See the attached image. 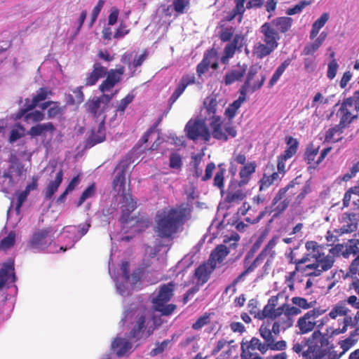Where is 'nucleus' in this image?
<instances>
[{
    "mask_svg": "<svg viewBox=\"0 0 359 359\" xmlns=\"http://www.w3.org/2000/svg\"><path fill=\"white\" fill-rule=\"evenodd\" d=\"M187 209L165 207L158 210L154 217V232L161 238H171L184 224Z\"/></svg>",
    "mask_w": 359,
    "mask_h": 359,
    "instance_id": "1",
    "label": "nucleus"
},
{
    "mask_svg": "<svg viewBox=\"0 0 359 359\" xmlns=\"http://www.w3.org/2000/svg\"><path fill=\"white\" fill-rule=\"evenodd\" d=\"M279 295L271 296L267 304L264 307V312L262 313L263 317H269L270 320H275L277 318L283 319L285 327H290L292 325V317L301 313L302 311L296 306H290L284 303L277 307L278 305Z\"/></svg>",
    "mask_w": 359,
    "mask_h": 359,
    "instance_id": "2",
    "label": "nucleus"
},
{
    "mask_svg": "<svg viewBox=\"0 0 359 359\" xmlns=\"http://www.w3.org/2000/svg\"><path fill=\"white\" fill-rule=\"evenodd\" d=\"M130 325L128 337L135 341L147 339L156 330L155 326L150 325L148 313L145 310L136 312Z\"/></svg>",
    "mask_w": 359,
    "mask_h": 359,
    "instance_id": "3",
    "label": "nucleus"
},
{
    "mask_svg": "<svg viewBox=\"0 0 359 359\" xmlns=\"http://www.w3.org/2000/svg\"><path fill=\"white\" fill-rule=\"evenodd\" d=\"M175 284L169 282L159 287L157 296L152 299L153 309L161 313L162 316H170L177 309L174 304H167L174 295Z\"/></svg>",
    "mask_w": 359,
    "mask_h": 359,
    "instance_id": "4",
    "label": "nucleus"
},
{
    "mask_svg": "<svg viewBox=\"0 0 359 359\" xmlns=\"http://www.w3.org/2000/svg\"><path fill=\"white\" fill-rule=\"evenodd\" d=\"M266 78V72L262 65L255 63L250 66L248 69L244 83L239 89L240 94L247 96L248 93H254L259 90L264 85Z\"/></svg>",
    "mask_w": 359,
    "mask_h": 359,
    "instance_id": "5",
    "label": "nucleus"
},
{
    "mask_svg": "<svg viewBox=\"0 0 359 359\" xmlns=\"http://www.w3.org/2000/svg\"><path fill=\"white\" fill-rule=\"evenodd\" d=\"M297 184V178H294L285 187L280 188L276 194L269 207V213H273V219L279 217L287 209L291 200L286 196V193Z\"/></svg>",
    "mask_w": 359,
    "mask_h": 359,
    "instance_id": "6",
    "label": "nucleus"
},
{
    "mask_svg": "<svg viewBox=\"0 0 359 359\" xmlns=\"http://www.w3.org/2000/svg\"><path fill=\"white\" fill-rule=\"evenodd\" d=\"M55 231L51 226L36 231L29 242V248L44 251L52 243Z\"/></svg>",
    "mask_w": 359,
    "mask_h": 359,
    "instance_id": "7",
    "label": "nucleus"
},
{
    "mask_svg": "<svg viewBox=\"0 0 359 359\" xmlns=\"http://www.w3.org/2000/svg\"><path fill=\"white\" fill-rule=\"evenodd\" d=\"M209 126L210 128V136L212 135L217 140L226 142L229 140V136L235 137L237 135L236 128L233 126L228 125L223 127V121L221 116H215L212 120H210Z\"/></svg>",
    "mask_w": 359,
    "mask_h": 359,
    "instance_id": "8",
    "label": "nucleus"
},
{
    "mask_svg": "<svg viewBox=\"0 0 359 359\" xmlns=\"http://www.w3.org/2000/svg\"><path fill=\"white\" fill-rule=\"evenodd\" d=\"M114 94L107 95L103 93L99 97H93L89 99L85 104L87 112L93 118H98L105 113Z\"/></svg>",
    "mask_w": 359,
    "mask_h": 359,
    "instance_id": "9",
    "label": "nucleus"
},
{
    "mask_svg": "<svg viewBox=\"0 0 359 359\" xmlns=\"http://www.w3.org/2000/svg\"><path fill=\"white\" fill-rule=\"evenodd\" d=\"M185 130L190 140H196L201 137L205 142H208L210 139V132L204 120L189 121L186 125Z\"/></svg>",
    "mask_w": 359,
    "mask_h": 359,
    "instance_id": "10",
    "label": "nucleus"
},
{
    "mask_svg": "<svg viewBox=\"0 0 359 359\" xmlns=\"http://www.w3.org/2000/svg\"><path fill=\"white\" fill-rule=\"evenodd\" d=\"M340 250V246L336 245L329 249L327 253L324 250L314 255V263L318 269H320L321 273L323 271L330 270L333 266L335 262V257L339 255Z\"/></svg>",
    "mask_w": 359,
    "mask_h": 359,
    "instance_id": "11",
    "label": "nucleus"
},
{
    "mask_svg": "<svg viewBox=\"0 0 359 359\" xmlns=\"http://www.w3.org/2000/svg\"><path fill=\"white\" fill-rule=\"evenodd\" d=\"M323 312L324 311L320 309H313L300 317L296 325V327L299 329L298 333L304 334L311 332L318 323L317 318L321 316Z\"/></svg>",
    "mask_w": 359,
    "mask_h": 359,
    "instance_id": "12",
    "label": "nucleus"
},
{
    "mask_svg": "<svg viewBox=\"0 0 359 359\" xmlns=\"http://www.w3.org/2000/svg\"><path fill=\"white\" fill-rule=\"evenodd\" d=\"M131 163L130 158L126 157L121 159L115 168L116 175L112 182V188L118 192H125L126 173Z\"/></svg>",
    "mask_w": 359,
    "mask_h": 359,
    "instance_id": "13",
    "label": "nucleus"
},
{
    "mask_svg": "<svg viewBox=\"0 0 359 359\" xmlns=\"http://www.w3.org/2000/svg\"><path fill=\"white\" fill-rule=\"evenodd\" d=\"M125 72V67L120 66L117 69L107 70L106 79L99 86V90L104 93L111 90L117 83L121 81Z\"/></svg>",
    "mask_w": 359,
    "mask_h": 359,
    "instance_id": "14",
    "label": "nucleus"
},
{
    "mask_svg": "<svg viewBox=\"0 0 359 359\" xmlns=\"http://www.w3.org/2000/svg\"><path fill=\"white\" fill-rule=\"evenodd\" d=\"M15 280L14 261L9 259L3 263L0 269V290L7 284L15 283Z\"/></svg>",
    "mask_w": 359,
    "mask_h": 359,
    "instance_id": "15",
    "label": "nucleus"
},
{
    "mask_svg": "<svg viewBox=\"0 0 359 359\" xmlns=\"http://www.w3.org/2000/svg\"><path fill=\"white\" fill-rule=\"evenodd\" d=\"M358 217L355 212H344L341 219L342 226L335 231L339 235L350 233L355 231L358 228Z\"/></svg>",
    "mask_w": 359,
    "mask_h": 359,
    "instance_id": "16",
    "label": "nucleus"
},
{
    "mask_svg": "<svg viewBox=\"0 0 359 359\" xmlns=\"http://www.w3.org/2000/svg\"><path fill=\"white\" fill-rule=\"evenodd\" d=\"M122 195L123 203L126 205L123 206L125 207V208L122 209L120 221L122 224H126L135 219L134 217L130 216V213L137 208V201L133 198L131 194L123 192L122 193Z\"/></svg>",
    "mask_w": 359,
    "mask_h": 359,
    "instance_id": "17",
    "label": "nucleus"
},
{
    "mask_svg": "<svg viewBox=\"0 0 359 359\" xmlns=\"http://www.w3.org/2000/svg\"><path fill=\"white\" fill-rule=\"evenodd\" d=\"M8 161L10 163L8 170L4 173L3 177L8 179V185L11 187L14 183L12 173H15L16 176L20 177L25 172V170L24 168V165L15 154H11L10 156Z\"/></svg>",
    "mask_w": 359,
    "mask_h": 359,
    "instance_id": "18",
    "label": "nucleus"
},
{
    "mask_svg": "<svg viewBox=\"0 0 359 359\" xmlns=\"http://www.w3.org/2000/svg\"><path fill=\"white\" fill-rule=\"evenodd\" d=\"M325 341L320 330L314 331L309 338L308 351L313 353L316 359H320L323 357L324 354L322 353L320 348Z\"/></svg>",
    "mask_w": 359,
    "mask_h": 359,
    "instance_id": "19",
    "label": "nucleus"
},
{
    "mask_svg": "<svg viewBox=\"0 0 359 359\" xmlns=\"http://www.w3.org/2000/svg\"><path fill=\"white\" fill-rule=\"evenodd\" d=\"M196 77L194 74H184L180 79L175 91L169 98L168 102L172 106L180 95L184 93L187 86L195 83Z\"/></svg>",
    "mask_w": 359,
    "mask_h": 359,
    "instance_id": "20",
    "label": "nucleus"
},
{
    "mask_svg": "<svg viewBox=\"0 0 359 359\" xmlns=\"http://www.w3.org/2000/svg\"><path fill=\"white\" fill-rule=\"evenodd\" d=\"M106 116L102 117L97 129H92L90 135L86 139V147H92L97 144L104 142L106 139V131L104 127Z\"/></svg>",
    "mask_w": 359,
    "mask_h": 359,
    "instance_id": "21",
    "label": "nucleus"
},
{
    "mask_svg": "<svg viewBox=\"0 0 359 359\" xmlns=\"http://www.w3.org/2000/svg\"><path fill=\"white\" fill-rule=\"evenodd\" d=\"M56 128L52 122H46L43 123H37L32 126L27 131V134L31 138L37 137H46L49 133L51 136L53 135Z\"/></svg>",
    "mask_w": 359,
    "mask_h": 359,
    "instance_id": "22",
    "label": "nucleus"
},
{
    "mask_svg": "<svg viewBox=\"0 0 359 359\" xmlns=\"http://www.w3.org/2000/svg\"><path fill=\"white\" fill-rule=\"evenodd\" d=\"M111 349L118 358H122L129 355L133 352V344L128 339L116 337L111 343Z\"/></svg>",
    "mask_w": 359,
    "mask_h": 359,
    "instance_id": "23",
    "label": "nucleus"
},
{
    "mask_svg": "<svg viewBox=\"0 0 359 359\" xmlns=\"http://www.w3.org/2000/svg\"><path fill=\"white\" fill-rule=\"evenodd\" d=\"M241 349L243 354H246L247 356L250 357V352L252 351L259 350L262 354H264L269 348L264 343L257 337H252L250 341H244L241 343Z\"/></svg>",
    "mask_w": 359,
    "mask_h": 359,
    "instance_id": "24",
    "label": "nucleus"
},
{
    "mask_svg": "<svg viewBox=\"0 0 359 359\" xmlns=\"http://www.w3.org/2000/svg\"><path fill=\"white\" fill-rule=\"evenodd\" d=\"M248 70L246 64L241 65L238 62L232 69L227 72L224 78L226 86H229L236 81H241Z\"/></svg>",
    "mask_w": 359,
    "mask_h": 359,
    "instance_id": "25",
    "label": "nucleus"
},
{
    "mask_svg": "<svg viewBox=\"0 0 359 359\" xmlns=\"http://www.w3.org/2000/svg\"><path fill=\"white\" fill-rule=\"evenodd\" d=\"M309 261V255H306L302 258H301V261H299L297 263V271H300V273L304 276H319L321 275V272L320 269L317 267L316 264L313 262L312 264H305L307 262Z\"/></svg>",
    "mask_w": 359,
    "mask_h": 359,
    "instance_id": "26",
    "label": "nucleus"
},
{
    "mask_svg": "<svg viewBox=\"0 0 359 359\" xmlns=\"http://www.w3.org/2000/svg\"><path fill=\"white\" fill-rule=\"evenodd\" d=\"M107 74V67H103L100 63L95 62L93 66L91 72L86 75L85 86H91L96 84L98 80Z\"/></svg>",
    "mask_w": 359,
    "mask_h": 359,
    "instance_id": "27",
    "label": "nucleus"
},
{
    "mask_svg": "<svg viewBox=\"0 0 359 359\" xmlns=\"http://www.w3.org/2000/svg\"><path fill=\"white\" fill-rule=\"evenodd\" d=\"M259 32L262 34V39L264 42H269L278 47L280 35L267 22L260 27Z\"/></svg>",
    "mask_w": 359,
    "mask_h": 359,
    "instance_id": "28",
    "label": "nucleus"
},
{
    "mask_svg": "<svg viewBox=\"0 0 359 359\" xmlns=\"http://www.w3.org/2000/svg\"><path fill=\"white\" fill-rule=\"evenodd\" d=\"M267 22L280 35L291 29L293 20L290 17H278Z\"/></svg>",
    "mask_w": 359,
    "mask_h": 359,
    "instance_id": "29",
    "label": "nucleus"
},
{
    "mask_svg": "<svg viewBox=\"0 0 359 359\" xmlns=\"http://www.w3.org/2000/svg\"><path fill=\"white\" fill-rule=\"evenodd\" d=\"M216 267L213 264H210L209 261L201 264L195 270V276L197 278L198 283L204 284L208 282L210 274Z\"/></svg>",
    "mask_w": 359,
    "mask_h": 359,
    "instance_id": "30",
    "label": "nucleus"
},
{
    "mask_svg": "<svg viewBox=\"0 0 359 359\" xmlns=\"http://www.w3.org/2000/svg\"><path fill=\"white\" fill-rule=\"evenodd\" d=\"M218 107V102L216 95L208 96L203 102V108L206 120H212L216 115Z\"/></svg>",
    "mask_w": 359,
    "mask_h": 359,
    "instance_id": "31",
    "label": "nucleus"
},
{
    "mask_svg": "<svg viewBox=\"0 0 359 359\" xmlns=\"http://www.w3.org/2000/svg\"><path fill=\"white\" fill-rule=\"evenodd\" d=\"M353 108L351 105L348 104L345 100H343L341 107L339 110L340 116L339 123L345 128L347 127L354 119L357 118L358 115L353 114L351 111V109Z\"/></svg>",
    "mask_w": 359,
    "mask_h": 359,
    "instance_id": "32",
    "label": "nucleus"
},
{
    "mask_svg": "<svg viewBox=\"0 0 359 359\" xmlns=\"http://www.w3.org/2000/svg\"><path fill=\"white\" fill-rule=\"evenodd\" d=\"M229 253V250L225 245H217L212 251L208 259L210 264H213L216 267L217 264L222 263Z\"/></svg>",
    "mask_w": 359,
    "mask_h": 359,
    "instance_id": "33",
    "label": "nucleus"
},
{
    "mask_svg": "<svg viewBox=\"0 0 359 359\" xmlns=\"http://www.w3.org/2000/svg\"><path fill=\"white\" fill-rule=\"evenodd\" d=\"M63 179V171L62 169L56 173L54 180L49 182L45 191V198L50 199L54 194L57 191Z\"/></svg>",
    "mask_w": 359,
    "mask_h": 359,
    "instance_id": "34",
    "label": "nucleus"
},
{
    "mask_svg": "<svg viewBox=\"0 0 359 359\" xmlns=\"http://www.w3.org/2000/svg\"><path fill=\"white\" fill-rule=\"evenodd\" d=\"M257 43L254 46L253 54L257 58L262 59L269 55L277 47L269 42Z\"/></svg>",
    "mask_w": 359,
    "mask_h": 359,
    "instance_id": "35",
    "label": "nucleus"
},
{
    "mask_svg": "<svg viewBox=\"0 0 359 359\" xmlns=\"http://www.w3.org/2000/svg\"><path fill=\"white\" fill-rule=\"evenodd\" d=\"M256 163L255 162H250L243 165L239 172V185L243 186L248 183L250 180L251 175L256 170Z\"/></svg>",
    "mask_w": 359,
    "mask_h": 359,
    "instance_id": "36",
    "label": "nucleus"
},
{
    "mask_svg": "<svg viewBox=\"0 0 359 359\" xmlns=\"http://www.w3.org/2000/svg\"><path fill=\"white\" fill-rule=\"evenodd\" d=\"M217 52L213 49L205 53L203 60L196 67V72L198 76H201L208 69L211 64V59L216 57Z\"/></svg>",
    "mask_w": 359,
    "mask_h": 359,
    "instance_id": "37",
    "label": "nucleus"
},
{
    "mask_svg": "<svg viewBox=\"0 0 359 359\" xmlns=\"http://www.w3.org/2000/svg\"><path fill=\"white\" fill-rule=\"evenodd\" d=\"M53 94V93L50 89L46 87L40 88L36 91V95L33 96L32 100H29V104H30L31 108L34 109L36 107L39 105V102L46 100L50 96H52Z\"/></svg>",
    "mask_w": 359,
    "mask_h": 359,
    "instance_id": "38",
    "label": "nucleus"
},
{
    "mask_svg": "<svg viewBox=\"0 0 359 359\" xmlns=\"http://www.w3.org/2000/svg\"><path fill=\"white\" fill-rule=\"evenodd\" d=\"M245 100L246 96L243 94H240L238 98L228 106L225 109L224 114L229 120L231 121L236 116L237 111Z\"/></svg>",
    "mask_w": 359,
    "mask_h": 359,
    "instance_id": "39",
    "label": "nucleus"
},
{
    "mask_svg": "<svg viewBox=\"0 0 359 359\" xmlns=\"http://www.w3.org/2000/svg\"><path fill=\"white\" fill-rule=\"evenodd\" d=\"M285 140L287 148L280 156H283L285 159H289L296 154L299 147V142L292 136L286 137Z\"/></svg>",
    "mask_w": 359,
    "mask_h": 359,
    "instance_id": "40",
    "label": "nucleus"
},
{
    "mask_svg": "<svg viewBox=\"0 0 359 359\" xmlns=\"http://www.w3.org/2000/svg\"><path fill=\"white\" fill-rule=\"evenodd\" d=\"M252 255L248 253L245 257L243 260L244 267L247 269L249 273L254 271L259 266H260L263 262L265 258L264 252H260L257 257L254 259V261L250 264V259L252 257Z\"/></svg>",
    "mask_w": 359,
    "mask_h": 359,
    "instance_id": "41",
    "label": "nucleus"
},
{
    "mask_svg": "<svg viewBox=\"0 0 359 359\" xmlns=\"http://www.w3.org/2000/svg\"><path fill=\"white\" fill-rule=\"evenodd\" d=\"M350 312L351 311L347 307L346 302L344 299V301L337 303L332 308L329 313V316L332 319L336 318L337 316H344V318H347Z\"/></svg>",
    "mask_w": 359,
    "mask_h": 359,
    "instance_id": "42",
    "label": "nucleus"
},
{
    "mask_svg": "<svg viewBox=\"0 0 359 359\" xmlns=\"http://www.w3.org/2000/svg\"><path fill=\"white\" fill-rule=\"evenodd\" d=\"M292 59L287 58L276 68L269 81L268 85L269 88L273 86L277 83L285 69L290 65Z\"/></svg>",
    "mask_w": 359,
    "mask_h": 359,
    "instance_id": "43",
    "label": "nucleus"
},
{
    "mask_svg": "<svg viewBox=\"0 0 359 359\" xmlns=\"http://www.w3.org/2000/svg\"><path fill=\"white\" fill-rule=\"evenodd\" d=\"M345 278H351L352 282L349 284V290H353L354 292L359 295V269H355L348 267Z\"/></svg>",
    "mask_w": 359,
    "mask_h": 359,
    "instance_id": "44",
    "label": "nucleus"
},
{
    "mask_svg": "<svg viewBox=\"0 0 359 359\" xmlns=\"http://www.w3.org/2000/svg\"><path fill=\"white\" fill-rule=\"evenodd\" d=\"M329 20V14L327 13H323L312 25L310 32V38L311 39L316 38L319 33L320 29L325 25Z\"/></svg>",
    "mask_w": 359,
    "mask_h": 359,
    "instance_id": "45",
    "label": "nucleus"
},
{
    "mask_svg": "<svg viewBox=\"0 0 359 359\" xmlns=\"http://www.w3.org/2000/svg\"><path fill=\"white\" fill-rule=\"evenodd\" d=\"M135 98V95L133 93H128L123 99H121L116 107L115 116L120 115L123 116L125 113L126 109L130 104H131Z\"/></svg>",
    "mask_w": 359,
    "mask_h": 359,
    "instance_id": "46",
    "label": "nucleus"
},
{
    "mask_svg": "<svg viewBox=\"0 0 359 359\" xmlns=\"http://www.w3.org/2000/svg\"><path fill=\"white\" fill-rule=\"evenodd\" d=\"M270 327V323L269 322H264L259 330V332L261 337L264 339V344L267 345L268 348L270 346V345H272V342H274V339L272 335Z\"/></svg>",
    "mask_w": 359,
    "mask_h": 359,
    "instance_id": "47",
    "label": "nucleus"
},
{
    "mask_svg": "<svg viewBox=\"0 0 359 359\" xmlns=\"http://www.w3.org/2000/svg\"><path fill=\"white\" fill-rule=\"evenodd\" d=\"M345 128V127L339 123L337 125H335L334 127L330 128L328 129V130L326 132L325 134V140L327 142L333 141V142H338L341 137L335 138V136H339L343 133V130Z\"/></svg>",
    "mask_w": 359,
    "mask_h": 359,
    "instance_id": "48",
    "label": "nucleus"
},
{
    "mask_svg": "<svg viewBox=\"0 0 359 359\" xmlns=\"http://www.w3.org/2000/svg\"><path fill=\"white\" fill-rule=\"evenodd\" d=\"M219 170L217 171L214 180L213 186L219 189L221 192L224 189V174L226 172L225 168H222V165H218Z\"/></svg>",
    "mask_w": 359,
    "mask_h": 359,
    "instance_id": "49",
    "label": "nucleus"
},
{
    "mask_svg": "<svg viewBox=\"0 0 359 359\" xmlns=\"http://www.w3.org/2000/svg\"><path fill=\"white\" fill-rule=\"evenodd\" d=\"M353 195L359 197V180L357 184L350 187L344 194L343 198V208H348L350 205L351 201L353 199Z\"/></svg>",
    "mask_w": 359,
    "mask_h": 359,
    "instance_id": "50",
    "label": "nucleus"
},
{
    "mask_svg": "<svg viewBox=\"0 0 359 359\" xmlns=\"http://www.w3.org/2000/svg\"><path fill=\"white\" fill-rule=\"evenodd\" d=\"M172 7L176 15H182L189 8L190 1L189 0H172Z\"/></svg>",
    "mask_w": 359,
    "mask_h": 359,
    "instance_id": "51",
    "label": "nucleus"
},
{
    "mask_svg": "<svg viewBox=\"0 0 359 359\" xmlns=\"http://www.w3.org/2000/svg\"><path fill=\"white\" fill-rule=\"evenodd\" d=\"M171 343L172 339H165L161 342H156L155 344V347L152 348L149 352L150 356L155 357L162 354L165 350L168 349Z\"/></svg>",
    "mask_w": 359,
    "mask_h": 359,
    "instance_id": "52",
    "label": "nucleus"
},
{
    "mask_svg": "<svg viewBox=\"0 0 359 359\" xmlns=\"http://www.w3.org/2000/svg\"><path fill=\"white\" fill-rule=\"evenodd\" d=\"M45 119V114L39 110L29 111L25 116V121L27 123H41Z\"/></svg>",
    "mask_w": 359,
    "mask_h": 359,
    "instance_id": "53",
    "label": "nucleus"
},
{
    "mask_svg": "<svg viewBox=\"0 0 359 359\" xmlns=\"http://www.w3.org/2000/svg\"><path fill=\"white\" fill-rule=\"evenodd\" d=\"M245 194L242 190L238 189L235 191L227 193L225 197V202L228 203H238L244 199Z\"/></svg>",
    "mask_w": 359,
    "mask_h": 359,
    "instance_id": "54",
    "label": "nucleus"
},
{
    "mask_svg": "<svg viewBox=\"0 0 359 359\" xmlns=\"http://www.w3.org/2000/svg\"><path fill=\"white\" fill-rule=\"evenodd\" d=\"M15 242V233L11 231L8 233V236L4 238L0 241V250L6 251L11 248Z\"/></svg>",
    "mask_w": 359,
    "mask_h": 359,
    "instance_id": "55",
    "label": "nucleus"
},
{
    "mask_svg": "<svg viewBox=\"0 0 359 359\" xmlns=\"http://www.w3.org/2000/svg\"><path fill=\"white\" fill-rule=\"evenodd\" d=\"M65 107L60 106V102H54L47 111L48 118L52 119L57 116H61L64 114Z\"/></svg>",
    "mask_w": 359,
    "mask_h": 359,
    "instance_id": "56",
    "label": "nucleus"
},
{
    "mask_svg": "<svg viewBox=\"0 0 359 359\" xmlns=\"http://www.w3.org/2000/svg\"><path fill=\"white\" fill-rule=\"evenodd\" d=\"M248 308L249 309V312L251 315H254V317L255 318H257L259 320H264L265 318H267L268 320H270L269 317H263L262 316V313L264 312V309L262 311L258 310L257 309V301L255 299H252L248 302Z\"/></svg>",
    "mask_w": 359,
    "mask_h": 359,
    "instance_id": "57",
    "label": "nucleus"
},
{
    "mask_svg": "<svg viewBox=\"0 0 359 359\" xmlns=\"http://www.w3.org/2000/svg\"><path fill=\"white\" fill-rule=\"evenodd\" d=\"M211 313L205 312L196 321L192 324V329L194 330H200L204 326L208 325L210 323Z\"/></svg>",
    "mask_w": 359,
    "mask_h": 359,
    "instance_id": "58",
    "label": "nucleus"
},
{
    "mask_svg": "<svg viewBox=\"0 0 359 359\" xmlns=\"http://www.w3.org/2000/svg\"><path fill=\"white\" fill-rule=\"evenodd\" d=\"M96 192V186L95 183L91 184L88 186L81 195L78 203L77 206L81 205L86 199L93 196Z\"/></svg>",
    "mask_w": 359,
    "mask_h": 359,
    "instance_id": "59",
    "label": "nucleus"
},
{
    "mask_svg": "<svg viewBox=\"0 0 359 359\" xmlns=\"http://www.w3.org/2000/svg\"><path fill=\"white\" fill-rule=\"evenodd\" d=\"M236 50L234 46L228 43L224 48V53L220 59L221 62L226 65L229 59L233 57Z\"/></svg>",
    "mask_w": 359,
    "mask_h": 359,
    "instance_id": "60",
    "label": "nucleus"
},
{
    "mask_svg": "<svg viewBox=\"0 0 359 359\" xmlns=\"http://www.w3.org/2000/svg\"><path fill=\"white\" fill-rule=\"evenodd\" d=\"M306 248L311 254L312 257H314L315 255L320 253V252L326 250V248L318 243L316 241H309L306 243Z\"/></svg>",
    "mask_w": 359,
    "mask_h": 359,
    "instance_id": "61",
    "label": "nucleus"
},
{
    "mask_svg": "<svg viewBox=\"0 0 359 359\" xmlns=\"http://www.w3.org/2000/svg\"><path fill=\"white\" fill-rule=\"evenodd\" d=\"M291 302L293 305L297 306L299 309H309L312 308L315 302H309L306 299L300 297H294L292 298Z\"/></svg>",
    "mask_w": 359,
    "mask_h": 359,
    "instance_id": "62",
    "label": "nucleus"
},
{
    "mask_svg": "<svg viewBox=\"0 0 359 359\" xmlns=\"http://www.w3.org/2000/svg\"><path fill=\"white\" fill-rule=\"evenodd\" d=\"M359 321V310L356 312L354 317H352L348 314L347 318H344V327L342 330L338 333H343L346 331V329L348 326L353 327H355Z\"/></svg>",
    "mask_w": 359,
    "mask_h": 359,
    "instance_id": "63",
    "label": "nucleus"
},
{
    "mask_svg": "<svg viewBox=\"0 0 359 359\" xmlns=\"http://www.w3.org/2000/svg\"><path fill=\"white\" fill-rule=\"evenodd\" d=\"M235 33V28L232 26L222 28L219 32V39L222 42L230 41Z\"/></svg>",
    "mask_w": 359,
    "mask_h": 359,
    "instance_id": "64",
    "label": "nucleus"
}]
</instances>
